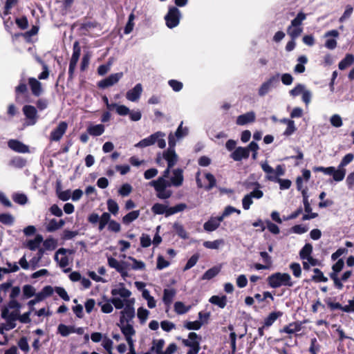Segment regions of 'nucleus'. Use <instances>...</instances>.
<instances>
[{
  "mask_svg": "<svg viewBox=\"0 0 354 354\" xmlns=\"http://www.w3.org/2000/svg\"><path fill=\"white\" fill-rule=\"evenodd\" d=\"M268 286L272 288H277L282 286L292 287L294 282L292 281L291 277L286 272H275L267 278Z\"/></svg>",
  "mask_w": 354,
  "mask_h": 354,
  "instance_id": "nucleus-1",
  "label": "nucleus"
},
{
  "mask_svg": "<svg viewBox=\"0 0 354 354\" xmlns=\"http://www.w3.org/2000/svg\"><path fill=\"white\" fill-rule=\"evenodd\" d=\"M306 18V15L299 12L296 17L291 21L290 25L287 28V33L291 39H296L303 31L302 22Z\"/></svg>",
  "mask_w": 354,
  "mask_h": 354,
  "instance_id": "nucleus-2",
  "label": "nucleus"
},
{
  "mask_svg": "<svg viewBox=\"0 0 354 354\" xmlns=\"http://www.w3.org/2000/svg\"><path fill=\"white\" fill-rule=\"evenodd\" d=\"M149 185L154 187L157 192V197L160 199H167L172 195V192L167 189V187L171 186V183L162 177H159L156 180L151 181Z\"/></svg>",
  "mask_w": 354,
  "mask_h": 354,
  "instance_id": "nucleus-3",
  "label": "nucleus"
},
{
  "mask_svg": "<svg viewBox=\"0 0 354 354\" xmlns=\"http://www.w3.org/2000/svg\"><path fill=\"white\" fill-rule=\"evenodd\" d=\"M108 225V230L113 232H119L121 226L119 223L111 219V214L108 212H104L100 216V225L98 229L102 231Z\"/></svg>",
  "mask_w": 354,
  "mask_h": 354,
  "instance_id": "nucleus-4",
  "label": "nucleus"
},
{
  "mask_svg": "<svg viewBox=\"0 0 354 354\" xmlns=\"http://www.w3.org/2000/svg\"><path fill=\"white\" fill-rule=\"evenodd\" d=\"M81 54V47L80 46V42L78 41H75L73 43V54L72 57L70 59L69 67H68V80H72L73 79L74 72L80 59V56Z\"/></svg>",
  "mask_w": 354,
  "mask_h": 354,
  "instance_id": "nucleus-5",
  "label": "nucleus"
},
{
  "mask_svg": "<svg viewBox=\"0 0 354 354\" xmlns=\"http://www.w3.org/2000/svg\"><path fill=\"white\" fill-rule=\"evenodd\" d=\"M180 12L176 6L169 8L167 15L165 16L166 25L169 28L176 27L180 22Z\"/></svg>",
  "mask_w": 354,
  "mask_h": 354,
  "instance_id": "nucleus-6",
  "label": "nucleus"
},
{
  "mask_svg": "<svg viewBox=\"0 0 354 354\" xmlns=\"http://www.w3.org/2000/svg\"><path fill=\"white\" fill-rule=\"evenodd\" d=\"M16 102H21L28 97V89L26 80L22 78L19 80V84L15 88Z\"/></svg>",
  "mask_w": 354,
  "mask_h": 354,
  "instance_id": "nucleus-7",
  "label": "nucleus"
},
{
  "mask_svg": "<svg viewBox=\"0 0 354 354\" xmlns=\"http://www.w3.org/2000/svg\"><path fill=\"white\" fill-rule=\"evenodd\" d=\"M134 299L127 300V304L124 309L120 312V319L123 317L124 324H129L135 317V309L133 308Z\"/></svg>",
  "mask_w": 354,
  "mask_h": 354,
  "instance_id": "nucleus-8",
  "label": "nucleus"
},
{
  "mask_svg": "<svg viewBox=\"0 0 354 354\" xmlns=\"http://www.w3.org/2000/svg\"><path fill=\"white\" fill-rule=\"evenodd\" d=\"M122 76L123 73L122 72L111 74L109 77L99 81L97 86L102 89L111 86L118 83Z\"/></svg>",
  "mask_w": 354,
  "mask_h": 354,
  "instance_id": "nucleus-9",
  "label": "nucleus"
},
{
  "mask_svg": "<svg viewBox=\"0 0 354 354\" xmlns=\"http://www.w3.org/2000/svg\"><path fill=\"white\" fill-rule=\"evenodd\" d=\"M279 74L270 77L267 81L263 82L259 88L258 94L259 96L263 97L266 95L271 89L279 83Z\"/></svg>",
  "mask_w": 354,
  "mask_h": 354,
  "instance_id": "nucleus-10",
  "label": "nucleus"
},
{
  "mask_svg": "<svg viewBox=\"0 0 354 354\" xmlns=\"http://www.w3.org/2000/svg\"><path fill=\"white\" fill-rule=\"evenodd\" d=\"M68 128V124L65 121H62L59 123L58 126L54 129L50 134V140L58 142L63 136L65 134Z\"/></svg>",
  "mask_w": 354,
  "mask_h": 354,
  "instance_id": "nucleus-11",
  "label": "nucleus"
},
{
  "mask_svg": "<svg viewBox=\"0 0 354 354\" xmlns=\"http://www.w3.org/2000/svg\"><path fill=\"white\" fill-rule=\"evenodd\" d=\"M67 252L72 254L73 250L61 248L55 252L54 259L61 268H66L68 265V258L66 255Z\"/></svg>",
  "mask_w": 354,
  "mask_h": 354,
  "instance_id": "nucleus-12",
  "label": "nucleus"
},
{
  "mask_svg": "<svg viewBox=\"0 0 354 354\" xmlns=\"http://www.w3.org/2000/svg\"><path fill=\"white\" fill-rule=\"evenodd\" d=\"M313 170L315 172L321 171L323 172L326 175H329L333 176V180L336 182H340L342 177H340V175L342 174V172L340 171H337L336 168L335 167H324L322 166L319 167H314Z\"/></svg>",
  "mask_w": 354,
  "mask_h": 354,
  "instance_id": "nucleus-13",
  "label": "nucleus"
},
{
  "mask_svg": "<svg viewBox=\"0 0 354 354\" xmlns=\"http://www.w3.org/2000/svg\"><path fill=\"white\" fill-rule=\"evenodd\" d=\"M117 326L120 328L127 342L133 340L132 336L135 335L136 330L131 324H124L123 317L120 319V322L117 324Z\"/></svg>",
  "mask_w": 354,
  "mask_h": 354,
  "instance_id": "nucleus-14",
  "label": "nucleus"
},
{
  "mask_svg": "<svg viewBox=\"0 0 354 354\" xmlns=\"http://www.w3.org/2000/svg\"><path fill=\"white\" fill-rule=\"evenodd\" d=\"M164 136H165V134L163 133H162L161 131L156 132V133L151 134V136H149V137L141 140L138 143H137L136 145V147L143 148V147H146L152 145L156 143L157 138H158L159 137H164Z\"/></svg>",
  "mask_w": 354,
  "mask_h": 354,
  "instance_id": "nucleus-15",
  "label": "nucleus"
},
{
  "mask_svg": "<svg viewBox=\"0 0 354 354\" xmlns=\"http://www.w3.org/2000/svg\"><path fill=\"white\" fill-rule=\"evenodd\" d=\"M354 159V155L352 153H349L346 154L343 158L342 159L340 163L339 164L337 168L336 169L337 171H340L342 172V174L340 175L341 181L344 180L345 176H346V169L344 168L346 165H348L349 163H351Z\"/></svg>",
  "mask_w": 354,
  "mask_h": 354,
  "instance_id": "nucleus-16",
  "label": "nucleus"
},
{
  "mask_svg": "<svg viewBox=\"0 0 354 354\" xmlns=\"http://www.w3.org/2000/svg\"><path fill=\"white\" fill-rule=\"evenodd\" d=\"M28 82L30 86L32 94L35 97H39L43 93L41 83L35 77H29Z\"/></svg>",
  "mask_w": 354,
  "mask_h": 354,
  "instance_id": "nucleus-17",
  "label": "nucleus"
},
{
  "mask_svg": "<svg viewBox=\"0 0 354 354\" xmlns=\"http://www.w3.org/2000/svg\"><path fill=\"white\" fill-rule=\"evenodd\" d=\"M173 176L170 178L171 185L180 187L183 185L184 177L183 171L180 168L175 169L172 171Z\"/></svg>",
  "mask_w": 354,
  "mask_h": 354,
  "instance_id": "nucleus-18",
  "label": "nucleus"
},
{
  "mask_svg": "<svg viewBox=\"0 0 354 354\" xmlns=\"http://www.w3.org/2000/svg\"><path fill=\"white\" fill-rule=\"evenodd\" d=\"M249 156L248 150L243 147H236L230 154V158L234 161H241L242 159H248Z\"/></svg>",
  "mask_w": 354,
  "mask_h": 354,
  "instance_id": "nucleus-19",
  "label": "nucleus"
},
{
  "mask_svg": "<svg viewBox=\"0 0 354 354\" xmlns=\"http://www.w3.org/2000/svg\"><path fill=\"white\" fill-rule=\"evenodd\" d=\"M23 112L27 119L30 120V124H35L37 118V111L36 108L32 105H25L23 107Z\"/></svg>",
  "mask_w": 354,
  "mask_h": 354,
  "instance_id": "nucleus-20",
  "label": "nucleus"
},
{
  "mask_svg": "<svg viewBox=\"0 0 354 354\" xmlns=\"http://www.w3.org/2000/svg\"><path fill=\"white\" fill-rule=\"evenodd\" d=\"M162 156L167 160L169 168H172L178 161V156L174 149H167L163 152Z\"/></svg>",
  "mask_w": 354,
  "mask_h": 354,
  "instance_id": "nucleus-21",
  "label": "nucleus"
},
{
  "mask_svg": "<svg viewBox=\"0 0 354 354\" xmlns=\"http://www.w3.org/2000/svg\"><path fill=\"white\" fill-rule=\"evenodd\" d=\"M142 92V87L141 84H137L132 89L127 92L126 97L131 102L137 101Z\"/></svg>",
  "mask_w": 354,
  "mask_h": 354,
  "instance_id": "nucleus-22",
  "label": "nucleus"
},
{
  "mask_svg": "<svg viewBox=\"0 0 354 354\" xmlns=\"http://www.w3.org/2000/svg\"><path fill=\"white\" fill-rule=\"evenodd\" d=\"M255 119L256 115L254 111L247 112L237 117L236 124L238 125H245L248 123L254 122Z\"/></svg>",
  "mask_w": 354,
  "mask_h": 354,
  "instance_id": "nucleus-23",
  "label": "nucleus"
},
{
  "mask_svg": "<svg viewBox=\"0 0 354 354\" xmlns=\"http://www.w3.org/2000/svg\"><path fill=\"white\" fill-rule=\"evenodd\" d=\"M8 145L11 149L19 153H26L29 150L27 145L17 140H10Z\"/></svg>",
  "mask_w": 354,
  "mask_h": 354,
  "instance_id": "nucleus-24",
  "label": "nucleus"
},
{
  "mask_svg": "<svg viewBox=\"0 0 354 354\" xmlns=\"http://www.w3.org/2000/svg\"><path fill=\"white\" fill-rule=\"evenodd\" d=\"M302 323L301 322H294L285 326L280 331L287 334H293L301 330Z\"/></svg>",
  "mask_w": 354,
  "mask_h": 354,
  "instance_id": "nucleus-25",
  "label": "nucleus"
},
{
  "mask_svg": "<svg viewBox=\"0 0 354 354\" xmlns=\"http://www.w3.org/2000/svg\"><path fill=\"white\" fill-rule=\"evenodd\" d=\"M283 315V312L281 311H274L270 313L267 317L265 318L263 324H264V327L269 328L271 326L274 322L279 317Z\"/></svg>",
  "mask_w": 354,
  "mask_h": 354,
  "instance_id": "nucleus-26",
  "label": "nucleus"
},
{
  "mask_svg": "<svg viewBox=\"0 0 354 354\" xmlns=\"http://www.w3.org/2000/svg\"><path fill=\"white\" fill-rule=\"evenodd\" d=\"M121 287L112 289L111 293L113 296L120 295L122 298H129L131 295V292L124 287V283H120Z\"/></svg>",
  "mask_w": 354,
  "mask_h": 354,
  "instance_id": "nucleus-27",
  "label": "nucleus"
},
{
  "mask_svg": "<svg viewBox=\"0 0 354 354\" xmlns=\"http://www.w3.org/2000/svg\"><path fill=\"white\" fill-rule=\"evenodd\" d=\"M1 316L2 318H8L10 321H19V310H13L9 313L8 307H2Z\"/></svg>",
  "mask_w": 354,
  "mask_h": 354,
  "instance_id": "nucleus-28",
  "label": "nucleus"
},
{
  "mask_svg": "<svg viewBox=\"0 0 354 354\" xmlns=\"http://www.w3.org/2000/svg\"><path fill=\"white\" fill-rule=\"evenodd\" d=\"M165 344V341L163 339H153L152 346L150 348V351H152L156 354H162Z\"/></svg>",
  "mask_w": 354,
  "mask_h": 354,
  "instance_id": "nucleus-29",
  "label": "nucleus"
},
{
  "mask_svg": "<svg viewBox=\"0 0 354 354\" xmlns=\"http://www.w3.org/2000/svg\"><path fill=\"white\" fill-rule=\"evenodd\" d=\"M227 297L225 295L218 296L213 295L209 299V301L216 306H218L221 308H224L227 304Z\"/></svg>",
  "mask_w": 354,
  "mask_h": 354,
  "instance_id": "nucleus-30",
  "label": "nucleus"
},
{
  "mask_svg": "<svg viewBox=\"0 0 354 354\" xmlns=\"http://www.w3.org/2000/svg\"><path fill=\"white\" fill-rule=\"evenodd\" d=\"M104 126L101 124L90 125L87 128V133L92 136H100L104 132Z\"/></svg>",
  "mask_w": 354,
  "mask_h": 354,
  "instance_id": "nucleus-31",
  "label": "nucleus"
},
{
  "mask_svg": "<svg viewBox=\"0 0 354 354\" xmlns=\"http://www.w3.org/2000/svg\"><path fill=\"white\" fill-rule=\"evenodd\" d=\"M176 294L174 288L165 289L163 291L162 301L165 304L170 305Z\"/></svg>",
  "mask_w": 354,
  "mask_h": 354,
  "instance_id": "nucleus-32",
  "label": "nucleus"
},
{
  "mask_svg": "<svg viewBox=\"0 0 354 354\" xmlns=\"http://www.w3.org/2000/svg\"><path fill=\"white\" fill-rule=\"evenodd\" d=\"M354 62V56L352 54H346L345 57L342 59L338 67L339 70H344Z\"/></svg>",
  "mask_w": 354,
  "mask_h": 354,
  "instance_id": "nucleus-33",
  "label": "nucleus"
},
{
  "mask_svg": "<svg viewBox=\"0 0 354 354\" xmlns=\"http://www.w3.org/2000/svg\"><path fill=\"white\" fill-rule=\"evenodd\" d=\"M42 241V236L40 234H37L34 239L28 241L27 248L32 251L35 250Z\"/></svg>",
  "mask_w": 354,
  "mask_h": 354,
  "instance_id": "nucleus-34",
  "label": "nucleus"
},
{
  "mask_svg": "<svg viewBox=\"0 0 354 354\" xmlns=\"http://www.w3.org/2000/svg\"><path fill=\"white\" fill-rule=\"evenodd\" d=\"M140 216V210H134L129 212L122 218V223L124 224H129L136 219H137Z\"/></svg>",
  "mask_w": 354,
  "mask_h": 354,
  "instance_id": "nucleus-35",
  "label": "nucleus"
},
{
  "mask_svg": "<svg viewBox=\"0 0 354 354\" xmlns=\"http://www.w3.org/2000/svg\"><path fill=\"white\" fill-rule=\"evenodd\" d=\"M313 245L310 243H306L299 252V257L301 259L306 260L311 256Z\"/></svg>",
  "mask_w": 354,
  "mask_h": 354,
  "instance_id": "nucleus-36",
  "label": "nucleus"
},
{
  "mask_svg": "<svg viewBox=\"0 0 354 354\" xmlns=\"http://www.w3.org/2000/svg\"><path fill=\"white\" fill-rule=\"evenodd\" d=\"M58 333L63 337H67L69 334L73 333L74 331L73 326H66L64 324H60L57 327Z\"/></svg>",
  "mask_w": 354,
  "mask_h": 354,
  "instance_id": "nucleus-37",
  "label": "nucleus"
},
{
  "mask_svg": "<svg viewBox=\"0 0 354 354\" xmlns=\"http://www.w3.org/2000/svg\"><path fill=\"white\" fill-rule=\"evenodd\" d=\"M39 27L37 26H33L30 30H28L24 33H17L15 35L16 38L23 36L25 39L29 41L30 38L38 33Z\"/></svg>",
  "mask_w": 354,
  "mask_h": 354,
  "instance_id": "nucleus-38",
  "label": "nucleus"
},
{
  "mask_svg": "<svg viewBox=\"0 0 354 354\" xmlns=\"http://www.w3.org/2000/svg\"><path fill=\"white\" fill-rule=\"evenodd\" d=\"M44 253L43 248H39L36 257H33L30 261V264L32 270H35L38 267V263L41 261Z\"/></svg>",
  "mask_w": 354,
  "mask_h": 354,
  "instance_id": "nucleus-39",
  "label": "nucleus"
},
{
  "mask_svg": "<svg viewBox=\"0 0 354 354\" xmlns=\"http://www.w3.org/2000/svg\"><path fill=\"white\" fill-rule=\"evenodd\" d=\"M220 272V268L214 266L208 269L203 275L202 279L210 280L215 277Z\"/></svg>",
  "mask_w": 354,
  "mask_h": 354,
  "instance_id": "nucleus-40",
  "label": "nucleus"
},
{
  "mask_svg": "<svg viewBox=\"0 0 354 354\" xmlns=\"http://www.w3.org/2000/svg\"><path fill=\"white\" fill-rule=\"evenodd\" d=\"M173 228L175 232L178 234V236L183 239H186L188 238V234L186 230H185L183 225L179 223H174L173 225Z\"/></svg>",
  "mask_w": 354,
  "mask_h": 354,
  "instance_id": "nucleus-41",
  "label": "nucleus"
},
{
  "mask_svg": "<svg viewBox=\"0 0 354 354\" xmlns=\"http://www.w3.org/2000/svg\"><path fill=\"white\" fill-rule=\"evenodd\" d=\"M304 211L307 213L303 215L302 221L310 220L312 218H317L318 216L317 213L312 212V207L310 204H304Z\"/></svg>",
  "mask_w": 354,
  "mask_h": 354,
  "instance_id": "nucleus-42",
  "label": "nucleus"
},
{
  "mask_svg": "<svg viewBox=\"0 0 354 354\" xmlns=\"http://www.w3.org/2000/svg\"><path fill=\"white\" fill-rule=\"evenodd\" d=\"M189 339H183V344L185 346L186 342H189L190 344H198V346H200V342L201 340V337L197 335L194 332H190L188 335Z\"/></svg>",
  "mask_w": 354,
  "mask_h": 354,
  "instance_id": "nucleus-43",
  "label": "nucleus"
},
{
  "mask_svg": "<svg viewBox=\"0 0 354 354\" xmlns=\"http://www.w3.org/2000/svg\"><path fill=\"white\" fill-rule=\"evenodd\" d=\"M313 272L315 274V275L312 276V281L315 282H327L328 278L326 277L322 271L320 270L319 268H314Z\"/></svg>",
  "mask_w": 354,
  "mask_h": 354,
  "instance_id": "nucleus-44",
  "label": "nucleus"
},
{
  "mask_svg": "<svg viewBox=\"0 0 354 354\" xmlns=\"http://www.w3.org/2000/svg\"><path fill=\"white\" fill-rule=\"evenodd\" d=\"M219 225L214 218V217H211L207 221H206L203 225V228L207 232H213L216 230Z\"/></svg>",
  "mask_w": 354,
  "mask_h": 354,
  "instance_id": "nucleus-45",
  "label": "nucleus"
},
{
  "mask_svg": "<svg viewBox=\"0 0 354 354\" xmlns=\"http://www.w3.org/2000/svg\"><path fill=\"white\" fill-rule=\"evenodd\" d=\"M24 299L30 298L36 295L35 288L29 284L24 285L22 288Z\"/></svg>",
  "mask_w": 354,
  "mask_h": 354,
  "instance_id": "nucleus-46",
  "label": "nucleus"
},
{
  "mask_svg": "<svg viewBox=\"0 0 354 354\" xmlns=\"http://www.w3.org/2000/svg\"><path fill=\"white\" fill-rule=\"evenodd\" d=\"M225 241L223 239H217L214 241H207L203 243L204 247L208 249H218L221 245H223Z\"/></svg>",
  "mask_w": 354,
  "mask_h": 354,
  "instance_id": "nucleus-47",
  "label": "nucleus"
},
{
  "mask_svg": "<svg viewBox=\"0 0 354 354\" xmlns=\"http://www.w3.org/2000/svg\"><path fill=\"white\" fill-rule=\"evenodd\" d=\"M108 265L109 267L112 268H115L116 271L122 266H129V264L126 261L119 262L117 259L112 257H108Z\"/></svg>",
  "mask_w": 354,
  "mask_h": 354,
  "instance_id": "nucleus-48",
  "label": "nucleus"
},
{
  "mask_svg": "<svg viewBox=\"0 0 354 354\" xmlns=\"http://www.w3.org/2000/svg\"><path fill=\"white\" fill-rule=\"evenodd\" d=\"M37 62L42 66L43 71L38 75L39 80H46L49 76V70L47 64L40 58L37 59Z\"/></svg>",
  "mask_w": 354,
  "mask_h": 354,
  "instance_id": "nucleus-49",
  "label": "nucleus"
},
{
  "mask_svg": "<svg viewBox=\"0 0 354 354\" xmlns=\"http://www.w3.org/2000/svg\"><path fill=\"white\" fill-rule=\"evenodd\" d=\"M166 210H167V205L162 204V203H155L151 207V211L155 214H159V215L165 214V215Z\"/></svg>",
  "mask_w": 354,
  "mask_h": 354,
  "instance_id": "nucleus-50",
  "label": "nucleus"
},
{
  "mask_svg": "<svg viewBox=\"0 0 354 354\" xmlns=\"http://www.w3.org/2000/svg\"><path fill=\"white\" fill-rule=\"evenodd\" d=\"M205 177L209 183L208 185L205 187V189L207 191H209L213 187H214L216 186V178L214 177V176L213 174H212L211 173H206L205 174Z\"/></svg>",
  "mask_w": 354,
  "mask_h": 354,
  "instance_id": "nucleus-51",
  "label": "nucleus"
},
{
  "mask_svg": "<svg viewBox=\"0 0 354 354\" xmlns=\"http://www.w3.org/2000/svg\"><path fill=\"white\" fill-rule=\"evenodd\" d=\"M285 174V170L282 165H277L274 169V174L273 175H269L268 179L271 181H275L278 178L277 176H283Z\"/></svg>",
  "mask_w": 354,
  "mask_h": 354,
  "instance_id": "nucleus-52",
  "label": "nucleus"
},
{
  "mask_svg": "<svg viewBox=\"0 0 354 354\" xmlns=\"http://www.w3.org/2000/svg\"><path fill=\"white\" fill-rule=\"evenodd\" d=\"M0 223L7 225H11L14 223V217L8 213L0 214Z\"/></svg>",
  "mask_w": 354,
  "mask_h": 354,
  "instance_id": "nucleus-53",
  "label": "nucleus"
},
{
  "mask_svg": "<svg viewBox=\"0 0 354 354\" xmlns=\"http://www.w3.org/2000/svg\"><path fill=\"white\" fill-rule=\"evenodd\" d=\"M108 210L113 214L116 215L118 213L119 206L118 203L113 199L109 198L106 202Z\"/></svg>",
  "mask_w": 354,
  "mask_h": 354,
  "instance_id": "nucleus-54",
  "label": "nucleus"
},
{
  "mask_svg": "<svg viewBox=\"0 0 354 354\" xmlns=\"http://www.w3.org/2000/svg\"><path fill=\"white\" fill-rule=\"evenodd\" d=\"M132 186L129 183L123 184L118 189V194L124 197L129 196L132 192Z\"/></svg>",
  "mask_w": 354,
  "mask_h": 354,
  "instance_id": "nucleus-55",
  "label": "nucleus"
},
{
  "mask_svg": "<svg viewBox=\"0 0 354 354\" xmlns=\"http://www.w3.org/2000/svg\"><path fill=\"white\" fill-rule=\"evenodd\" d=\"M189 309V307H187L183 302L176 301L174 304V310L178 315H183L186 313Z\"/></svg>",
  "mask_w": 354,
  "mask_h": 354,
  "instance_id": "nucleus-56",
  "label": "nucleus"
},
{
  "mask_svg": "<svg viewBox=\"0 0 354 354\" xmlns=\"http://www.w3.org/2000/svg\"><path fill=\"white\" fill-rule=\"evenodd\" d=\"M200 257V255L196 253L193 254L187 261L186 265L184 267V270H187L191 269L192 267H194L197 261H198V259Z\"/></svg>",
  "mask_w": 354,
  "mask_h": 354,
  "instance_id": "nucleus-57",
  "label": "nucleus"
},
{
  "mask_svg": "<svg viewBox=\"0 0 354 354\" xmlns=\"http://www.w3.org/2000/svg\"><path fill=\"white\" fill-rule=\"evenodd\" d=\"M15 203L19 205H25L28 202V198L24 194L16 193L12 196Z\"/></svg>",
  "mask_w": 354,
  "mask_h": 354,
  "instance_id": "nucleus-58",
  "label": "nucleus"
},
{
  "mask_svg": "<svg viewBox=\"0 0 354 354\" xmlns=\"http://www.w3.org/2000/svg\"><path fill=\"white\" fill-rule=\"evenodd\" d=\"M203 325V322L196 320L194 322H187L184 326L188 330H199Z\"/></svg>",
  "mask_w": 354,
  "mask_h": 354,
  "instance_id": "nucleus-59",
  "label": "nucleus"
},
{
  "mask_svg": "<svg viewBox=\"0 0 354 354\" xmlns=\"http://www.w3.org/2000/svg\"><path fill=\"white\" fill-rule=\"evenodd\" d=\"M26 164V160L21 157L14 158L10 160V165L17 168H23Z\"/></svg>",
  "mask_w": 354,
  "mask_h": 354,
  "instance_id": "nucleus-60",
  "label": "nucleus"
},
{
  "mask_svg": "<svg viewBox=\"0 0 354 354\" xmlns=\"http://www.w3.org/2000/svg\"><path fill=\"white\" fill-rule=\"evenodd\" d=\"M290 268L292 272L293 275L299 278L301 275V268L299 263L293 262L290 264Z\"/></svg>",
  "mask_w": 354,
  "mask_h": 354,
  "instance_id": "nucleus-61",
  "label": "nucleus"
},
{
  "mask_svg": "<svg viewBox=\"0 0 354 354\" xmlns=\"http://www.w3.org/2000/svg\"><path fill=\"white\" fill-rule=\"evenodd\" d=\"M149 314V311L142 307H140L138 309V317L140 321V323L143 324L145 322L146 319L148 317V315Z\"/></svg>",
  "mask_w": 354,
  "mask_h": 354,
  "instance_id": "nucleus-62",
  "label": "nucleus"
},
{
  "mask_svg": "<svg viewBox=\"0 0 354 354\" xmlns=\"http://www.w3.org/2000/svg\"><path fill=\"white\" fill-rule=\"evenodd\" d=\"M330 278L333 281L335 287L338 290H342L344 287V285L342 281V278H339L337 274L335 273L329 274Z\"/></svg>",
  "mask_w": 354,
  "mask_h": 354,
  "instance_id": "nucleus-63",
  "label": "nucleus"
},
{
  "mask_svg": "<svg viewBox=\"0 0 354 354\" xmlns=\"http://www.w3.org/2000/svg\"><path fill=\"white\" fill-rule=\"evenodd\" d=\"M15 23L19 28L25 30L28 27V21L26 16L15 19Z\"/></svg>",
  "mask_w": 354,
  "mask_h": 354,
  "instance_id": "nucleus-64",
  "label": "nucleus"
}]
</instances>
